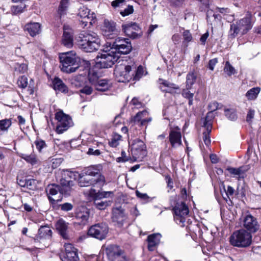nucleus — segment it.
Returning <instances> with one entry per match:
<instances>
[{
  "label": "nucleus",
  "mask_w": 261,
  "mask_h": 261,
  "mask_svg": "<svg viewBox=\"0 0 261 261\" xmlns=\"http://www.w3.org/2000/svg\"><path fill=\"white\" fill-rule=\"evenodd\" d=\"M79 47L86 52H93L100 46L99 36L94 32H83L76 37Z\"/></svg>",
  "instance_id": "obj_1"
},
{
  "label": "nucleus",
  "mask_w": 261,
  "mask_h": 261,
  "mask_svg": "<svg viewBox=\"0 0 261 261\" xmlns=\"http://www.w3.org/2000/svg\"><path fill=\"white\" fill-rule=\"evenodd\" d=\"M61 69L62 71L70 73L75 72L79 67L80 58L74 51L60 54Z\"/></svg>",
  "instance_id": "obj_2"
},
{
  "label": "nucleus",
  "mask_w": 261,
  "mask_h": 261,
  "mask_svg": "<svg viewBox=\"0 0 261 261\" xmlns=\"http://www.w3.org/2000/svg\"><path fill=\"white\" fill-rule=\"evenodd\" d=\"M252 27L251 18L250 15L237 21L230 25L228 33L229 38H236L239 34H246Z\"/></svg>",
  "instance_id": "obj_3"
},
{
  "label": "nucleus",
  "mask_w": 261,
  "mask_h": 261,
  "mask_svg": "<svg viewBox=\"0 0 261 261\" xmlns=\"http://www.w3.org/2000/svg\"><path fill=\"white\" fill-rule=\"evenodd\" d=\"M103 53L96 57V67L99 68H107L112 67L119 59L118 54L115 53L110 47L106 48Z\"/></svg>",
  "instance_id": "obj_4"
},
{
  "label": "nucleus",
  "mask_w": 261,
  "mask_h": 261,
  "mask_svg": "<svg viewBox=\"0 0 261 261\" xmlns=\"http://www.w3.org/2000/svg\"><path fill=\"white\" fill-rule=\"evenodd\" d=\"M230 243L233 246L245 248L252 242V235L245 229L235 231L229 238Z\"/></svg>",
  "instance_id": "obj_5"
},
{
  "label": "nucleus",
  "mask_w": 261,
  "mask_h": 261,
  "mask_svg": "<svg viewBox=\"0 0 261 261\" xmlns=\"http://www.w3.org/2000/svg\"><path fill=\"white\" fill-rule=\"evenodd\" d=\"M135 72V64H120L116 66L114 74L119 82H127L133 79Z\"/></svg>",
  "instance_id": "obj_6"
},
{
  "label": "nucleus",
  "mask_w": 261,
  "mask_h": 261,
  "mask_svg": "<svg viewBox=\"0 0 261 261\" xmlns=\"http://www.w3.org/2000/svg\"><path fill=\"white\" fill-rule=\"evenodd\" d=\"M55 119L57 121L56 131L59 134H62L73 125L71 118L62 111H59L55 114Z\"/></svg>",
  "instance_id": "obj_7"
},
{
  "label": "nucleus",
  "mask_w": 261,
  "mask_h": 261,
  "mask_svg": "<svg viewBox=\"0 0 261 261\" xmlns=\"http://www.w3.org/2000/svg\"><path fill=\"white\" fill-rule=\"evenodd\" d=\"M61 176L60 185L62 186V190L64 191V194H68L74 185V181L77 179L79 172L64 170L62 171Z\"/></svg>",
  "instance_id": "obj_8"
},
{
  "label": "nucleus",
  "mask_w": 261,
  "mask_h": 261,
  "mask_svg": "<svg viewBox=\"0 0 261 261\" xmlns=\"http://www.w3.org/2000/svg\"><path fill=\"white\" fill-rule=\"evenodd\" d=\"M109 47L114 52L118 54L119 58L122 54L126 55L129 53L132 49L129 39L121 37L117 38L112 44L110 43Z\"/></svg>",
  "instance_id": "obj_9"
},
{
  "label": "nucleus",
  "mask_w": 261,
  "mask_h": 261,
  "mask_svg": "<svg viewBox=\"0 0 261 261\" xmlns=\"http://www.w3.org/2000/svg\"><path fill=\"white\" fill-rule=\"evenodd\" d=\"M131 152L135 160L142 159L146 155V145L140 139H136L129 142Z\"/></svg>",
  "instance_id": "obj_10"
},
{
  "label": "nucleus",
  "mask_w": 261,
  "mask_h": 261,
  "mask_svg": "<svg viewBox=\"0 0 261 261\" xmlns=\"http://www.w3.org/2000/svg\"><path fill=\"white\" fill-rule=\"evenodd\" d=\"M109 231L108 225L105 223H98L92 225L88 230L89 236L102 240L106 238Z\"/></svg>",
  "instance_id": "obj_11"
},
{
  "label": "nucleus",
  "mask_w": 261,
  "mask_h": 261,
  "mask_svg": "<svg viewBox=\"0 0 261 261\" xmlns=\"http://www.w3.org/2000/svg\"><path fill=\"white\" fill-rule=\"evenodd\" d=\"M52 231L48 226H42L38 230L35 241L42 244L40 247L48 246L51 238Z\"/></svg>",
  "instance_id": "obj_12"
},
{
  "label": "nucleus",
  "mask_w": 261,
  "mask_h": 261,
  "mask_svg": "<svg viewBox=\"0 0 261 261\" xmlns=\"http://www.w3.org/2000/svg\"><path fill=\"white\" fill-rule=\"evenodd\" d=\"M174 220L176 223L184 226L185 217L189 214V208L185 203H177L174 208Z\"/></svg>",
  "instance_id": "obj_13"
},
{
  "label": "nucleus",
  "mask_w": 261,
  "mask_h": 261,
  "mask_svg": "<svg viewBox=\"0 0 261 261\" xmlns=\"http://www.w3.org/2000/svg\"><path fill=\"white\" fill-rule=\"evenodd\" d=\"M77 15L81 18L80 21L82 22L83 27L87 26L88 23L90 25L92 24V21L96 18L95 14L85 6H83L79 9Z\"/></svg>",
  "instance_id": "obj_14"
},
{
  "label": "nucleus",
  "mask_w": 261,
  "mask_h": 261,
  "mask_svg": "<svg viewBox=\"0 0 261 261\" xmlns=\"http://www.w3.org/2000/svg\"><path fill=\"white\" fill-rule=\"evenodd\" d=\"M243 226L250 234L257 232L260 226L257 219L251 215H248L244 218Z\"/></svg>",
  "instance_id": "obj_15"
},
{
  "label": "nucleus",
  "mask_w": 261,
  "mask_h": 261,
  "mask_svg": "<svg viewBox=\"0 0 261 261\" xmlns=\"http://www.w3.org/2000/svg\"><path fill=\"white\" fill-rule=\"evenodd\" d=\"M89 80L98 91H106L111 87V85L107 80L98 79L96 75L91 74L90 72L89 73Z\"/></svg>",
  "instance_id": "obj_16"
},
{
  "label": "nucleus",
  "mask_w": 261,
  "mask_h": 261,
  "mask_svg": "<svg viewBox=\"0 0 261 261\" xmlns=\"http://www.w3.org/2000/svg\"><path fill=\"white\" fill-rule=\"evenodd\" d=\"M49 201L53 203L55 201H60L62 199V194L64 193V191L60 189L59 186L56 185H48L46 189Z\"/></svg>",
  "instance_id": "obj_17"
},
{
  "label": "nucleus",
  "mask_w": 261,
  "mask_h": 261,
  "mask_svg": "<svg viewBox=\"0 0 261 261\" xmlns=\"http://www.w3.org/2000/svg\"><path fill=\"white\" fill-rule=\"evenodd\" d=\"M169 140L173 148H177L182 145L181 134L178 126L171 127L170 128Z\"/></svg>",
  "instance_id": "obj_18"
},
{
  "label": "nucleus",
  "mask_w": 261,
  "mask_h": 261,
  "mask_svg": "<svg viewBox=\"0 0 261 261\" xmlns=\"http://www.w3.org/2000/svg\"><path fill=\"white\" fill-rule=\"evenodd\" d=\"M116 23L112 20L105 19L102 29V34L108 38H113L118 34Z\"/></svg>",
  "instance_id": "obj_19"
},
{
  "label": "nucleus",
  "mask_w": 261,
  "mask_h": 261,
  "mask_svg": "<svg viewBox=\"0 0 261 261\" xmlns=\"http://www.w3.org/2000/svg\"><path fill=\"white\" fill-rule=\"evenodd\" d=\"M107 251L112 261H128L123 251L116 245L109 246Z\"/></svg>",
  "instance_id": "obj_20"
},
{
  "label": "nucleus",
  "mask_w": 261,
  "mask_h": 261,
  "mask_svg": "<svg viewBox=\"0 0 261 261\" xmlns=\"http://www.w3.org/2000/svg\"><path fill=\"white\" fill-rule=\"evenodd\" d=\"M17 85L19 87L24 90V93L26 96L32 95L34 91V84L32 80H31L28 83V79L25 76H21L17 81ZM23 92V91H22Z\"/></svg>",
  "instance_id": "obj_21"
},
{
  "label": "nucleus",
  "mask_w": 261,
  "mask_h": 261,
  "mask_svg": "<svg viewBox=\"0 0 261 261\" xmlns=\"http://www.w3.org/2000/svg\"><path fill=\"white\" fill-rule=\"evenodd\" d=\"M122 28L124 33L130 38L135 39L140 36L138 34L140 28L136 23H127L123 24Z\"/></svg>",
  "instance_id": "obj_22"
},
{
  "label": "nucleus",
  "mask_w": 261,
  "mask_h": 261,
  "mask_svg": "<svg viewBox=\"0 0 261 261\" xmlns=\"http://www.w3.org/2000/svg\"><path fill=\"white\" fill-rule=\"evenodd\" d=\"M91 169L92 170V174L90 177L91 185L100 188L106 182L105 177L98 169L93 167H91Z\"/></svg>",
  "instance_id": "obj_23"
},
{
  "label": "nucleus",
  "mask_w": 261,
  "mask_h": 261,
  "mask_svg": "<svg viewBox=\"0 0 261 261\" xmlns=\"http://www.w3.org/2000/svg\"><path fill=\"white\" fill-rule=\"evenodd\" d=\"M133 121L138 123L141 126L146 125L152 121V118L149 116L146 110L138 112L133 119Z\"/></svg>",
  "instance_id": "obj_24"
},
{
  "label": "nucleus",
  "mask_w": 261,
  "mask_h": 261,
  "mask_svg": "<svg viewBox=\"0 0 261 261\" xmlns=\"http://www.w3.org/2000/svg\"><path fill=\"white\" fill-rule=\"evenodd\" d=\"M92 174V170L91 167L86 169L85 171L80 174L77 176L79 184L81 187H88L91 186L90 177Z\"/></svg>",
  "instance_id": "obj_25"
},
{
  "label": "nucleus",
  "mask_w": 261,
  "mask_h": 261,
  "mask_svg": "<svg viewBox=\"0 0 261 261\" xmlns=\"http://www.w3.org/2000/svg\"><path fill=\"white\" fill-rule=\"evenodd\" d=\"M62 44L64 46L70 48L73 45V32L68 26L64 27Z\"/></svg>",
  "instance_id": "obj_26"
},
{
  "label": "nucleus",
  "mask_w": 261,
  "mask_h": 261,
  "mask_svg": "<svg viewBox=\"0 0 261 261\" xmlns=\"http://www.w3.org/2000/svg\"><path fill=\"white\" fill-rule=\"evenodd\" d=\"M159 84L160 89L165 92L174 93L179 89V87L176 84L161 79L159 80Z\"/></svg>",
  "instance_id": "obj_27"
},
{
  "label": "nucleus",
  "mask_w": 261,
  "mask_h": 261,
  "mask_svg": "<svg viewBox=\"0 0 261 261\" xmlns=\"http://www.w3.org/2000/svg\"><path fill=\"white\" fill-rule=\"evenodd\" d=\"M89 218V212L85 207L79 208L75 214V218L78 222L82 225H85L88 223Z\"/></svg>",
  "instance_id": "obj_28"
},
{
  "label": "nucleus",
  "mask_w": 261,
  "mask_h": 261,
  "mask_svg": "<svg viewBox=\"0 0 261 261\" xmlns=\"http://www.w3.org/2000/svg\"><path fill=\"white\" fill-rule=\"evenodd\" d=\"M56 227L61 236L64 239H68L69 235L68 233V223L66 222L63 219L59 220L56 224Z\"/></svg>",
  "instance_id": "obj_29"
},
{
  "label": "nucleus",
  "mask_w": 261,
  "mask_h": 261,
  "mask_svg": "<svg viewBox=\"0 0 261 261\" xmlns=\"http://www.w3.org/2000/svg\"><path fill=\"white\" fill-rule=\"evenodd\" d=\"M250 169L249 165L241 166L238 168L228 167L227 170L229 173L240 179L244 178V174Z\"/></svg>",
  "instance_id": "obj_30"
},
{
  "label": "nucleus",
  "mask_w": 261,
  "mask_h": 261,
  "mask_svg": "<svg viewBox=\"0 0 261 261\" xmlns=\"http://www.w3.org/2000/svg\"><path fill=\"white\" fill-rule=\"evenodd\" d=\"M24 29L31 36L34 37L41 33V25L38 22H30L26 24Z\"/></svg>",
  "instance_id": "obj_31"
},
{
  "label": "nucleus",
  "mask_w": 261,
  "mask_h": 261,
  "mask_svg": "<svg viewBox=\"0 0 261 261\" xmlns=\"http://www.w3.org/2000/svg\"><path fill=\"white\" fill-rule=\"evenodd\" d=\"M161 236L160 233H153L147 238L148 249L149 251H153L155 247L159 244Z\"/></svg>",
  "instance_id": "obj_32"
},
{
  "label": "nucleus",
  "mask_w": 261,
  "mask_h": 261,
  "mask_svg": "<svg viewBox=\"0 0 261 261\" xmlns=\"http://www.w3.org/2000/svg\"><path fill=\"white\" fill-rule=\"evenodd\" d=\"M125 219L126 217L123 210L117 208L113 211L112 219L114 222L122 226Z\"/></svg>",
  "instance_id": "obj_33"
},
{
  "label": "nucleus",
  "mask_w": 261,
  "mask_h": 261,
  "mask_svg": "<svg viewBox=\"0 0 261 261\" xmlns=\"http://www.w3.org/2000/svg\"><path fill=\"white\" fill-rule=\"evenodd\" d=\"M215 12L221 13L222 15L221 17H223L228 22H231L234 20L233 14H231L230 9L227 8L217 7L215 9Z\"/></svg>",
  "instance_id": "obj_34"
},
{
  "label": "nucleus",
  "mask_w": 261,
  "mask_h": 261,
  "mask_svg": "<svg viewBox=\"0 0 261 261\" xmlns=\"http://www.w3.org/2000/svg\"><path fill=\"white\" fill-rule=\"evenodd\" d=\"M20 156L32 166H38L40 164V161L34 153L31 154H21Z\"/></svg>",
  "instance_id": "obj_35"
},
{
  "label": "nucleus",
  "mask_w": 261,
  "mask_h": 261,
  "mask_svg": "<svg viewBox=\"0 0 261 261\" xmlns=\"http://www.w3.org/2000/svg\"><path fill=\"white\" fill-rule=\"evenodd\" d=\"M219 106V103L216 101L212 102L209 104L208 107L210 112L207 114V115L205 118V120L203 123L204 126H206L207 123H211V118L213 117L212 112L218 109Z\"/></svg>",
  "instance_id": "obj_36"
},
{
  "label": "nucleus",
  "mask_w": 261,
  "mask_h": 261,
  "mask_svg": "<svg viewBox=\"0 0 261 261\" xmlns=\"http://www.w3.org/2000/svg\"><path fill=\"white\" fill-rule=\"evenodd\" d=\"M60 257L62 261H77L79 259L77 252L74 251L63 252Z\"/></svg>",
  "instance_id": "obj_37"
},
{
  "label": "nucleus",
  "mask_w": 261,
  "mask_h": 261,
  "mask_svg": "<svg viewBox=\"0 0 261 261\" xmlns=\"http://www.w3.org/2000/svg\"><path fill=\"white\" fill-rule=\"evenodd\" d=\"M260 89L259 87H254L250 89L246 93V96L249 100L255 99L259 93Z\"/></svg>",
  "instance_id": "obj_38"
},
{
  "label": "nucleus",
  "mask_w": 261,
  "mask_h": 261,
  "mask_svg": "<svg viewBox=\"0 0 261 261\" xmlns=\"http://www.w3.org/2000/svg\"><path fill=\"white\" fill-rule=\"evenodd\" d=\"M55 89L62 92L66 93L68 91L67 86L59 78H55L54 81Z\"/></svg>",
  "instance_id": "obj_39"
},
{
  "label": "nucleus",
  "mask_w": 261,
  "mask_h": 261,
  "mask_svg": "<svg viewBox=\"0 0 261 261\" xmlns=\"http://www.w3.org/2000/svg\"><path fill=\"white\" fill-rule=\"evenodd\" d=\"M11 120L9 119H5L0 120V135L6 132L11 125Z\"/></svg>",
  "instance_id": "obj_40"
},
{
  "label": "nucleus",
  "mask_w": 261,
  "mask_h": 261,
  "mask_svg": "<svg viewBox=\"0 0 261 261\" xmlns=\"http://www.w3.org/2000/svg\"><path fill=\"white\" fill-rule=\"evenodd\" d=\"M204 127L206 128V132L203 133V139L205 144L206 146H208L211 144V139L209 135L211 132L212 123H207L206 126Z\"/></svg>",
  "instance_id": "obj_41"
},
{
  "label": "nucleus",
  "mask_w": 261,
  "mask_h": 261,
  "mask_svg": "<svg viewBox=\"0 0 261 261\" xmlns=\"http://www.w3.org/2000/svg\"><path fill=\"white\" fill-rule=\"evenodd\" d=\"M112 201H99L95 200L94 204L96 208L99 210H104L108 206L111 205Z\"/></svg>",
  "instance_id": "obj_42"
},
{
  "label": "nucleus",
  "mask_w": 261,
  "mask_h": 261,
  "mask_svg": "<svg viewBox=\"0 0 261 261\" xmlns=\"http://www.w3.org/2000/svg\"><path fill=\"white\" fill-rule=\"evenodd\" d=\"M196 79V75L194 72L189 73L186 77V88L191 89L192 85L195 83Z\"/></svg>",
  "instance_id": "obj_43"
},
{
  "label": "nucleus",
  "mask_w": 261,
  "mask_h": 261,
  "mask_svg": "<svg viewBox=\"0 0 261 261\" xmlns=\"http://www.w3.org/2000/svg\"><path fill=\"white\" fill-rule=\"evenodd\" d=\"M225 115L228 119L231 121H235L238 118L237 111L233 109H225Z\"/></svg>",
  "instance_id": "obj_44"
},
{
  "label": "nucleus",
  "mask_w": 261,
  "mask_h": 261,
  "mask_svg": "<svg viewBox=\"0 0 261 261\" xmlns=\"http://www.w3.org/2000/svg\"><path fill=\"white\" fill-rule=\"evenodd\" d=\"M121 138L122 137L120 135L116 133L113 134L111 141L109 142L110 145L113 147H117L119 145L120 141L121 140Z\"/></svg>",
  "instance_id": "obj_45"
},
{
  "label": "nucleus",
  "mask_w": 261,
  "mask_h": 261,
  "mask_svg": "<svg viewBox=\"0 0 261 261\" xmlns=\"http://www.w3.org/2000/svg\"><path fill=\"white\" fill-rule=\"evenodd\" d=\"M68 0H62L60 2L58 9V13L61 17L65 14L66 9L68 7Z\"/></svg>",
  "instance_id": "obj_46"
},
{
  "label": "nucleus",
  "mask_w": 261,
  "mask_h": 261,
  "mask_svg": "<svg viewBox=\"0 0 261 261\" xmlns=\"http://www.w3.org/2000/svg\"><path fill=\"white\" fill-rule=\"evenodd\" d=\"M224 71L228 75L231 76L236 73V70L230 64L228 61L225 63Z\"/></svg>",
  "instance_id": "obj_47"
},
{
  "label": "nucleus",
  "mask_w": 261,
  "mask_h": 261,
  "mask_svg": "<svg viewBox=\"0 0 261 261\" xmlns=\"http://www.w3.org/2000/svg\"><path fill=\"white\" fill-rule=\"evenodd\" d=\"M143 72L144 70L142 66H139L137 68L136 65H135V72L134 73L133 80L136 81L139 80L143 74Z\"/></svg>",
  "instance_id": "obj_48"
},
{
  "label": "nucleus",
  "mask_w": 261,
  "mask_h": 261,
  "mask_svg": "<svg viewBox=\"0 0 261 261\" xmlns=\"http://www.w3.org/2000/svg\"><path fill=\"white\" fill-rule=\"evenodd\" d=\"M19 60H22V62L17 63L19 64V71L20 72H24L28 70V62L27 61H24L23 57H20Z\"/></svg>",
  "instance_id": "obj_49"
},
{
  "label": "nucleus",
  "mask_w": 261,
  "mask_h": 261,
  "mask_svg": "<svg viewBox=\"0 0 261 261\" xmlns=\"http://www.w3.org/2000/svg\"><path fill=\"white\" fill-rule=\"evenodd\" d=\"M34 143L36 146V148L40 152L42 151V149L46 147V145L45 141L41 139L36 140L34 142Z\"/></svg>",
  "instance_id": "obj_50"
},
{
  "label": "nucleus",
  "mask_w": 261,
  "mask_h": 261,
  "mask_svg": "<svg viewBox=\"0 0 261 261\" xmlns=\"http://www.w3.org/2000/svg\"><path fill=\"white\" fill-rule=\"evenodd\" d=\"M134 12V8L133 6L128 5L123 11L120 12V14L124 17L129 14H132Z\"/></svg>",
  "instance_id": "obj_51"
},
{
  "label": "nucleus",
  "mask_w": 261,
  "mask_h": 261,
  "mask_svg": "<svg viewBox=\"0 0 261 261\" xmlns=\"http://www.w3.org/2000/svg\"><path fill=\"white\" fill-rule=\"evenodd\" d=\"M255 115V111L254 110L250 109L248 110V112L246 116V121L251 124L252 122V120L254 117Z\"/></svg>",
  "instance_id": "obj_52"
},
{
  "label": "nucleus",
  "mask_w": 261,
  "mask_h": 261,
  "mask_svg": "<svg viewBox=\"0 0 261 261\" xmlns=\"http://www.w3.org/2000/svg\"><path fill=\"white\" fill-rule=\"evenodd\" d=\"M60 207H61V209L62 211H66V212L71 211L73 207V205L72 204H71L70 203H68V202L64 203L62 204H61Z\"/></svg>",
  "instance_id": "obj_53"
},
{
  "label": "nucleus",
  "mask_w": 261,
  "mask_h": 261,
  "mask_svg": "<svg viewBox=\"0 0 261 261\" xmlns=\"http://www.w3.org/2000/svg\"><path fill=\"white\" fill-rule=\"evenodd\" d=\"M129 158L127 156L126 153L124 151L121 152V156L119 157L117 159L118 162H125L129 161Z\"/></svg>",
  "instance_id": "obj_54"
},
{
  "label": "nucleus",
  "mask_w": 261,
  "mask_h": 261,
  "mask_svg": "<svg viewBox=\"0 0 261 261\" xmlns=\"http://www.w3.org/2000/svg\"><path fill=\"white\" fill-rule=\"evenodd\" d=\"M92 88L89 86H85L80 90L81 93L85 94L86 95L91 94L92 92Z\"/></svg>",
  "instance_id": "obj_55"
},
{
  "label": "nucleus",
  "mask_w": 261,
  "mask_h": 261,
  "mask_svg": "<svg viewBox=\"0 0 261 261\" xmlns=\"http://www.w3.org/2000/svg\"><path fill=\"white\" fill-rule=\"evenodd\" d=\"M64 247H65V252H72V251H74L75 252H77V249L76 248H75L73 245L71 244H69V243H65V245H64Z\"/></svg>",
  "instance_id": "obj_56"
},
{
  "label": "nucleus",
  "mask_w": 261,
  "mask_h": 261,
  "mask_svg": "<svg viewBox=\"0 0 261 261\" xmlns=\"http://www.w3.org/2000/svg\"><path fill=\"white\" fill-rule=\"evenodd\" d=\"M21 181L19 180V183H18L21 187H27L28 188L31 189H32V185L33 183H34L35 181L33 179H29L25 181L24 184H21Z\"/></svg>",
  "instance_id": "obj_57"
},
{
  "label": "nucleus",
  "mask_w": 261,
  "mask_h": 261,
  "mask_svg": "<svg viewBox=\"0 0 261 261\" xmlns=\"http://www.w3.org/2000/svg\"><path fill=\"white\" fill-rule=\"evenodd\" d=\"M87 154L89 155H92L95 156H98L100 154L101 152L99 149H94L93 148H89L87 151Z\"/></svg>",
  "instance_id": "obj_58"
},
{
  "label": "nucleus",
  "mask_w": 261,
  "mask_h": 261,
  "mask_svg": "<svg viewBox=\"0 0 261 261\" xmlns=\"http://www.w3.org/2000/svg\"><path fill=\"white\" fill-rule=\"evenodd\" d=\"M183 37L185 41L189 42L191 41L192 39V36L190 32L188 31H185L183 32Z\"/></svg>",
  "instance_id": "obj_59"
},
{
  "label": "nucleus",
  "mask_w": 261,
  "mask_h": 261,
  "mask_svg": "<svg viewBox=\"0 0 261 261\" xmlns=\"http://www.w3.org/2000/svg\"><path fill=\"white\" fill-rule=\"evenodd\" d=\"M189 89L186 88V89H184L182 92V96L186 98H191L194 96V93L190 92L189 91Z\"/></svg>",
  "instance_id": "obj_60"
},
{
  "label": "nucleus",
  "mask_w": 261,
  "mask_h": 261,
  "mask_svg": "<svg viewBox=\"0 0 261 261\" xmlns=\"http://www.w3.org/2000/svg\"><path fill=\"white\" fill-rule=\"evenodd\" d=\"M226 197H224L225 199L229 198V196H232L234 194V190L231 186H228L227 190L224 189Z\"/></svg>",
  "instance_id": "obj_61"
},
{
  "label": "nucleus",
  "mask_w": 261,
  "mask_h": 261,
  "mask_svg": "<svg viewBox=\"0 0 261 261\" xmlns=\"http://www.w3.org/2000/svg\"><path fill=\"white\" fill-rule=\"evenodd\" d=\"M124 2L125 0H114L111 3V6L114 8L120 7Z\"/></svg>",
  "instance_id": "obj_62"
},
{
  "label": "nucleus",
  "mask_w": 261,
  "mask_h": 261,
  "mask_svg": "<svg viewBox=\"0 0 261 261\" xmlns=\"http://www.w3.org/2000/svg\"><path fill=\"white\" fill-rule=\"evenodd\" d=\"M136 194L138 198L142 200H147L149 198L148 196L146 193H142L138 190L136 191Z\"/></svg>",
  "instance_id": "obj_63"
},
{
  "label": "nucleus",
  "mask_w": 261,
  "mask_h": 261,
  "mask_svg": "<svg viewBox=\"0 0 261 261\" xmlns=\"http://www.w3.org/2000/svg\"><path fill=\"white\" fill-rule=\"evenodd\" d=\"M218 63V60L217 58L213 59L209 61L208 63V68L210 70H213L214 69V67Z\"/></svg>",
  "instance_id": "obj_64"
}]
</instances>
